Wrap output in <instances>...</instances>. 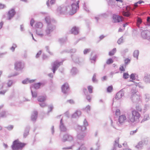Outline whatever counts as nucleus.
<instances>
[{"label":"nucleus","mask_w":150,"mask_h":150,"mask_svg":"<svg viewBox=\"0 0 150 150\" xmlns=\"http://www.w3.org/2000/svg\"><path fill=\"white\" fill-rule=\"evenodd\" d=\"M79 1H78L76 4L72 3L71 5V9H70V11L71 12V14H74L76 12V11L79 8Z\"/></svg>","instance_id":"39448f33"},{"label":"nucleus","mask_w":150,"mask_h":150,"mask_svg":"<svg viewBox=\"0 0 150 150\" xmlns=\"http://www.w3.org/2000/svg\"><path fill=\"white\" fill-rule=\"evenodd\" d=\"M24 64L21 62H16L15 64V68L17 71L21 70L24 67Z\"/></svg>","instance_id":"9b49d317"},{"label":"nucleus","mask_w":150,"mask_h":150,"mask_svg":"<svg viewBox=\"0 0 150 150\" xmlns=\"http://www.w3.org/2000/svg\"><path fill=\"white\" fill-rule=\"evenodd\" d=\"M83 8L86 11V12H89V10L88 9V8L87 7L85 3H84L83 5Z\"/></svg>","instance_id":"680f3d73"},{"label":"nucleus","mask_w":150,"mask_h":150,"mask_svg":"<svg viewBox=\"0 0 150 150\" xmlns=\"http://www.w3.org/2000/svg\"><path fill=\"white\" fill-rule=\"evenodd\" d=\"M90 106L88 105L84 109L88 113V112L90 110Z\"/></svg>","instance_id":"5fc2aeb1"},{"label":"nucleus","mask_w":150,"mask_h":150,"mask_svg":"<svg viewBox=\"0 0 150 150\" xmlns=\"http://www.w3.org/2000/svg\"><path fill=\"white\" fill-rule=\"evenodd\" d=\"M131 92L132 94V95L137 94L136 93L137 92V90L135 88H133L131 90Z\"/></svg>","instance_id":"de8ad7c7"},{"label":"nucleus","mask_w":150,"mask_h":150,"mask_svg":"<svg viewBox=\"0 0 150 150\" xmlns=\"http://www.w3.org/2000/svg\"><path fill=\"white\" fill-rule=\"evenodd\" d=\"M149 119V115H145L143 119L142 120V122H143L145 121H146Z\"/></svg>","instance_id":"a19ab883"},{"label":"nucleus","mask_w":150,"mask_h":150,"mask_svg":"<svg viewBox=\"0 0 150 150\" xmlns=\"http://www.w3.org/2000/svg\"><path fill=\"white\" fill-rule=\"evenodd\" d=\"M116 52V48H113L111 51H110L109 53V55L110 56H112Z\"/></svg>","instance_id":"4c0bfd02"},{"label":"nucleus","mask_w":150,"mask_h":150,"mask_svg":"<svg viewBox=\"0 0 150 150\" xmlns=\"http://www.w3.org/2000/svg\"><path fill=\"white\" fill-rule=\"evenodd\" d=\"M38 112L36 111H34L32 113L31 119V120L33 121H35L37 117Z\"/></svg>","instance_id":"412c9836"},{"label":"nucleus","mask_w":150,"mask_h":150,"mask_svg":"<svg viewBox=\"0 0 150 150\" xmlns=\"http://www.w3.org/2000/svg\"><path fill=\"white\" fill-rule=\"evenodd\" d=\"M86 96V99L89 102H90L91 100V96L88 94L85 95Z\"/></svg>","instance_id":"864d4df0"},{"label":"nucleus","mask_w":150,"mask_h":150,"mask_svg":"<svg viewBox=\"0 0 150 150\" xmlns=\"http://www.w3.org/2000/svg\"><path fill=\"white\" fill-rule=\"evenodd\" d=\"M62 62H59L58 61H56L54 62L53 64L52 67V70L53 73H50L48 74L49 77L52 78L53 76V74L55 73L56 71L57 70L59 67L62 64Z\"/></svg>","instance_id":"20e7f679"},{"label":"nucleus","mask_w":150,"mask_h":150,"mask_svg":"<svg viewBox=\"0 0 150 150\" xmlns=\"http://www.w3.org/2000/svg\"><path fill=\"white\" fill-rule=\"evenodd\" d=\"M25 144L19 142L18 139L14 140L11 146L12 150L21 149L25 146Z\"/></svg>","instance_id":"7ed1b4c3"},{"label":"nucleus","mask_w":150,"mask_h":150,"mask_svg":"<svg viewBox=\"0 0 150 150\" xmlns=\"http://www.w3.org/2000/svg\"><path fill=\"white\" fill-rule=\"evenodd\" d=\"M73 137L71 135L67 134H64L62 139V141L65 142L67 141H71L73 140Z\"/></svg>","instance_id":"9d476101"},{"label":"nucleus","mask_w":150,"mask_h":150,"mask_svg":"<svg viewBox=\"0 0 150 150\" xmlns=\"http://www.w3.org/2000/svg\"><path fill=\"white\" fill-rule=\"evenodd\" d=\"M124 91L122 89L120 91L117 93L115 96V99L118 100L120 99L124 95Z\"/></svg>","instance_id":"4468645a"},{"label":"nucleus","mask_w":150,"mask_h":150,"mask_svg":"<svg viewBox=\"0 0 150 150\" xmlns=\"http://www.w3.org/2000/svg\"><path fill=\"white\" fill-rule=\"evenodd\" d=\"M30 129V127L29 126H27L25 127V132L23 134V137L26 138L29 134V131Z\"/></svg>","instance_id":"393cba45"},{"label":"nucleus","mask_w":150,"mask_h":150,"mask_svg":"<svg viewBox=\"0 0 150 150\" xmlns=\"http://www.w3.org/2000/svg\"><path fill=\"white\" fill-rule=\"evenodd\" d=\"M108 3L109 6H110L112 8H113L115 6H118V4H115V1L114 0H108Z\"/></svg>","instance_id":"5701e85b"},{"label":"nucleus","mask_w":150,"mask_h":150,"mask_svg":"<svg viewBox=\"0 0 150 150\" xmlns=\"http://www.w3.org/2000/svg\"><path fill=\"white\" fill-rule=\"evenodd\" d=\"M144 80L146 83H150V75L146 74L144 77Z\"/></svg>","instance_id":"bb28decb"},{"label":"nucleus","mask_w":150,"mask_h":150,"mask_svg":"<svg viewBox=\"0 0 150 150\" xmlns=\"http://www.w3.org/2000/svg\"><path fill=\"white\" fill-rule=\"evenodd\" d=\"M83 126H78V129L82 132L77 134V137L78 139L81 140H83V138L85 136V134L82 131L86 129V127L88 125V122L86 119L83 121Z\"/></svg>","instance_id":"f257e3e1"},{"label":"nucleus","mask_w":150,"mask_h":150,"mask_svg":"<svg viewBox=\"0 0 150 150\" xmlns=\"http://www.w3.org/2000/svg\"><path fill=\"white\" fill-rule=\"evenodd\" d=\"M131 99L133 103H138L141 100L140 96L138 94L132 95Z\"/></svg>","instance_id":"f8f14e48"},{"label":"nucleus","mask_w":150,"mask_h":150,"mask_svg":"<svg viewBox=\"0 0 150 150\" xmlns=\"http://www.w3.org/2000/svg\"><path fill=\"white\" fill-rule=\"evenodd\" d=\"M17 47L16 45L15 44H13V46L10 48V49L13 52L15 49V48Z\"/></svg>","instance_id":"6e6d98bb"},{"label":"nucleus","mask_w":150,"mask_h":150,"mask_svg":"<svg viewBox=\"0 0 150 150\" xmlns=\"http://www.w3.org/2000/svg\"><path fill=\"white\" fill-rule=\"evenodd\" d=\"M96 55H95L92 58H90V59L91 60H92L91 61V62L92 63H94L96 61Z\"/></svg>","instance_id":"09e8293b"},{"label":"nucleus","mask_w":150,"mask_h":150,"mask_svg":"<svg viewBox=\"0 0 150 150\" xmlns=\"http://www.w3.org/2000/svg\"><path fill=\"white\" fill-rule=\"evenodd\" d=\"M88 89L89 93H91L93 92V87L92 86H90L88 87Z\"/></svg>","instance_id":"8fccbe9b"},{"label":"nucleus","mask_w":150,"mask_h":150,"mask_svg":"<svg viewBox=\"0 0 150 150\" xmlns=\"http://www.w3.org/2000/svg\"><path fill=\"white\" fill-rule=\"evenodd\" d=\"M150 100V96L149 94H146L145 95V101L147 102Z\"/></svg>","instance_id":"a18cd8bd"},{"label":"nucleus","mask_w":150,"mask_h":150,"mask_svg":"<svg viewBox=\"0 0 150 150\" xmlns=\"http://www.w3.org/2000/svg\"><path fill=\"white\" fill-rule=\"evenodd\" d=\"M9 115L8 111L3 110L0 112V118H4L6 117Z\"/></svg>","instance_id":"aec40b11"},{"label":"nucleus","mask_w":150,"mask_h":150,"mask_svg":"<svg viewBox=\"0 0 150 150\" xmlns=\"http://www.w3.org/2000/svg\"><path fill=\"white\" fill-rule=\"evenodd\" d=\"M28 83V79L27 78V79H25L23 81L22 83L23 84H26Z\"/></svg>","instance_id":"69168bd1"},{"label":"nucleus","mask_w":150,"mask_h":150,"mask_svg":"<svg viewBox=\"0 0 150 150\" xmlns=\"http://www.w3.org/2000/svg\"><path fill=\"white\" fill-rule=\"evenodd\" d=\"M13 83V81L12 80H8L6 84L8 87H11Z\"/></svg>","instance_id":"e433bc0d"},{"label":"nucleus","mask_w":150,"mask_h":150,"mask_svg":"<svg viewBox=\"0 0 150 150\" xmlns=\"http://www.w3.org/2000/svg\"><path fill=\"white\" fill-rule=\"evenodd\" d=\"M135 74L132 73V74L130 76V79H132V80H135Z\"/></svg>","instance_id":"4d7b16f0"},{"label":"nucleus","mask_w":150,"mask_h":150,"mask_svg":"<svg viewBox=\"0 0 150 150\" xmlns=\"http://www.w3.org/2000/svg\"><path fill=\"white\" fill-rule=\"evenodd\" d=\"M71 58L75 63H79V58L78 56L75 55L73 57L72 55H71Z\"/></svg>","instance_id":"c85d7f7f"},{"label":"nucleus","mask_w":150,"mask_h":150,"mask_svg":"<svg viewBox=\"0 0 150 150\" xmlns=\"http://www.w3.org/2000/svg\"><path fill=\"white\" fill-rule=\"evenodd\" d=\"M123 42V37H121L119 40H118L117 41V43L119 45L121 44V43Z\"/></svg>","instance_id":"bf43d9fd"},{"label":"nucleus","mask_w":150,"mask_h":150,"mask_svg":"<svg viewBox=\"0 0 150 150\" xmlns=\"http://www.w3.org/2000/svg\"><path fill=\"white\" fill-rule=\"evenodd\" d=\"M98 16L100 17H103L105 18L108 16V15L106 13H104L98 15Z\"/></svg>","instance_id":"603ef678"},{"label":"nucleus","mask_w":150,"mask_h":150,"mask_svg":"<svg viewBox=\"0 0 150 150\" xmlns=\"http://www.w3.org/2000/svg\"><path fill=\"white\" fill-rule=\"evenodd\" d=\"M76 150H86V148L83 145H81L80 147Z\"/></svg>","instance_id":"052dcab7"},{"label":"nucleus","mask_w":150,"mask_h":150,"mask_svg":"<svg viewBox=\"0 0 150 150\" xmlns=\"http://www.w3.org/2000/svg\"><path fill=\"white\" fill-rule=\"evenodd\" d=\"M126 119V117L125 115H122L119 116L118 119V121L119 123L122 125L123 123Z\"/></svg>","instance_id":"dca6fc26"},{"label":"nucleus","mask_w":150,"mask_h":150,"mask_svg":"<svg viewBox=\"0 0 150 150\" xmlns=\"http://www.w3.org/2000/svg\"><path fill=\"white\" fill-rule=\"evenodd\" d=\"M41 50L39 51L36 54V55L35 56L36 58H38L41 55Z\"/></svg>","instance_id":"e2e57ef3"},{"label":"nucleus","mask_w":150,"mask_h":150,"mask_svg":"<svg viewBox=\"0 0 150 150\" xmlns=\"http://www.w3.org/2000/svg\"><path fill=\"white\" fill-rule=\"evenodd\" d=\"M48 109L49 110L47 112L48 113H49L50 112L52 111V110L53 109V107L52 105H49L48 106Z\"/></svg>","instance_id":"3c124183"},{"label":"nucleus","mask_w":150,"mask_h":150,"mask_svg":"<svg viewBox=\"0 0 150 150\" xmlns=\"http://www.w3.org/2000/svg\"><path fill=\"white\" fill-rule=\"evenodd\" d=\"M79 72L78 69L75 67H73L71 70V73L73 76L76 75Z\"/></svg>","instance_id":"b1692460"},{"label":"nucleus","mask_w":150,"mask_h":150,"mask_svg":"<svg viewBox=\"0 0 150 150\" xmlns=\"http://www.w3.org/2000/svg\"><path fill=\"white\" fill-rule=\"evenodd\" d=\"M129 75L127 73H124L123 74V77L124 79H126L128 78Z\"/></svg>","instance_id":"13d9d810"},{"label":"nucleus","mask_w":150,"mask_h":150,"mask_svg":"<svg viewBox=\"0 0 150 150\" xmlns=\"http://www.w3.org/2000/svg\"><path fill=\"white\" fill-rule=\"evenodd\" d=\"M142 37L144 39L149 40L150 39V31L146 30L142 31L141 33Z\"/></svg>","instance_id":"1a4fd4ad"},{"label":"nucleus","mask_w":150,"mask_h":150,"mask_svg":"<svg viewBox=\"0 0 150 150\" xmlns=\"http://www.w3.org/2000/svg\"><path fill=\"white\" fill-rule=\"evenodd\" d=\"M45 20L47 25L49 24H53V23L54 21L53 19H51L50 16L46 17L45 18Z\"/></svg>","instance_id":"6ab92c4d"},{"label":"nucleus","mask_w":150,"mask_h":150,"mask_svg":"<svg viewBox=\"0 0 150 150\" xmlns=\"http://www.w3.org/2000/svg\"><path fill=\"white\" fill-rule=\"evenodd\" d=\"M81 112L80 110H77L72 115V118H76L79 117V116L81 115Z\"/></svg>","instance_id":"4be33fe9"},{"label":"nucleus","mask_w":150,"mask_h":150,"mask_svg":"<svg viewBox=\"0 0 150 150\" xmlns=\"http://www.w3.org/2000/svg\"><path fill=\"white\" fill-rule=\"evenodd\" d=\"M125 62V64L124 66L125 68L126 67V66L128 65V64L130 62V60L129 58H127L125 59L124 60Z\"/></svg>","instance_id":"ea45409f"},{"label":"nucleus","mask_w":150,"mask_h":150,"mask_svg":"<svg viewBox=\"0 0 150 150\" xmlns=\"http://www.w3.org/2000/svg\"><path fill=\"white\" fill-rule=\"evenodd\" d=\"M45 100V98L44 96H40L38 97V100L40 102H43Z\"/></svg>","instance_id":"72a5a7b5"},{"label":"nucleus","mask_w":150,"mask_h":150,"mask_svg":"<svg viewBox=\"0 0 150 150\" xmlns=\"http://www.w3.org/2000/svg\"><path fill=\"white\" fill-rule=\"evenodd\" d=\"M112 22L114 23H119L122 21L121 17L119 15L113 14L112 16Z\"/></svg>","instance_id":"ddd939ff"},{"label":"nucleus","mask_w":150,"mask_h":150,"mask_svg":"<svg viewBox=\"0 0 150 150\" xmlns=\"http://www.w3.org/2000/svg\"><path fill=\"white\" fill-rule=\"evenodd\" d=\"M90 49H86L84 50L83 51V54H86L88 53L90 51Z\"/></svg>","instance_id":"338daca9"},{"label":"nucleus","mask_w":150,"mask_h":150,"mask_svg":"<svg viewBox=\"0 0 150 150\" xmlns=\"http://www.w3.org/2000/svg\"><path fill=\"white\" fill-rule=\"evenodd\" d=\"M143 147V144L142 142H139L137 145L136 146V147L139 149H141Z\"/></svg>","instance_id":"f704fd0d"},{"label":"nucleus","mask_w":150,"mask_h":150,"mask_svg":"<svg viewBox=\"0 0 150 150\" xmlns=\"http://www.w3.org/2000/svg\"><path fill=\"white\" fill-rule=\"evenodd\" d=\"M31 93L33 98H35L37 96V93L36 91H33L32 90H31Z\"/></svg>","instance_id":"79ce46f5"},{"label":"nucleus","mask_w":150,"mask_h":150,"mask_svg":"<svg viewBox=\"0 0 150 150\" xmlns=\"http://www.w3.org/2000/svg\"><path fill=\"white\" fill-rule=\"evenodd\" d=\"M139 52L138 50H135L133 53V56L134 57L136 58L137 59L139 55Z\"/></svg>","instance_id":"473e14b6"},{"label":"nucleus","mask_w":150,"mask_h":150,"mask_svg":"<svg viewBox=\"0 0 150 150\" xmlns=\"http://www.w3.org/2000/svg\"><path fill=\"white\" fill-rule=\"evenodd\" d=\"M62 91L63 93L65 94H68L69 93V86L67 83H64L62 86Z\"/></svg>","instance_id":"6e6552de"},{"label":"nucleus","mask_w":150,"mask_h":150,"mask_svg":"<svg viewBox=\"0 0 150 150\" xmlns=\"http://www.w3.org/2000/svg\"><path fill=\"white\" fill-rule=\"evenodd\" d=\"M119 138H118L116 139L115 140V143H114V144L113 145V149L114 147V145H115V141H116L117 140H118V142L117 143V144L115 146V150H116V147H117V145L118 146V147H119V148H121V147H122V145H120V144H119Z\"/></svg>","instance_id":"58836bf2"},{"label":"nucleus","mask_w":150,"mask_h":150,"mask_svg":"<svg viewBox=\"0 0 150 150\" xmlns=\"http://www.w3.org/2000/svg\"><path fill=\"white\" fill-rule=\"evenodd\" d=\"M59 129L62 132H65L67 130L66 127L64 125L62 122V118L60 120L59 125Z\"/></svg>","instance_id":"2eb2a0df"},{"label":"nucleus","mask_w":150,"mask_h":150,"mask_svg":"<svg viewBox=\"0 0 150 150\" xmlns=\"http://www.w3.org/2000/svg\"><path fill=\"white\" fill-rule=\"evenodd\" d=\"M55 28V26L54 24H49L47 25L45 30L46 35L50 36V34Z\"/></svg>","instance_id":"0eeeda50"},{"label":"nucleus","mask_w":150,"mask_h":150,"mask_svg":"<svg viewBox=\"0 0 150 150\" xmlns=\"http://www.w3.org/2000/svg\"><path fill=\"white\" fill-rule=\"evenodd\" d=\"M36 33L37 35L41 37H42L44 35L42 33V32L41 30H36Z\"/></svg>","instance_id":"2f4dec72"},{"label":"nucleus","mask_w":150,"mask_h":150,"mask_svg":"<svg viewBox=\"0 0 150 150\" xmlns=\"http://www.w3.org/2000/svg\"><path fill=\"white\" fill-rule=\"evenodd\" d=\"M71 31L72 34L74 35H76L79 33V31L77 28L76 27H73L71 30Z\"/></svg>","instance_id":"cd10ccee"},{"label":"nucleus","mask_w":150,"mask_h":150,"mask_svg":"<svg viewBox=\"0 0 150 150\" xmlns=\"http://www.w3.org/2000/svg\"><path fill=\"white\" fill-rule=\"evenodd\" d=\"M113 61L112 58H110L108 59L106 62V64H110L113 63Z\"/></svg>","instance_id":"37998d69"},{"label":"nucleus","mask_w":150,"mask_h":150,"mask_svg":"<svg viewBox=\"0 0 150 150\" xmlns=\"http://www.w3.org/2000/svg\"><path fill=\"white\" fill-rule=\"evenodd\" d=\"M42 83L41 82H38L37 83H34L33 85V87L35 89H39Z\"/></svg>","instance_id":"c756f323"},{"label":"nucleus","mask_w":150,"mask_h":150,"mask_svg":"<svg viewBox=\"0 0 150 150\" xmlns=\"http://www.w3.org/2000/svg\"><path fill=\"white\" fill-rule=\"evenodd\" d=\"M69 6H59L57 9V13L59 14H64L67 12L68 8Z\"/></svg>","instance_id":"423d86ee"},{"label":"nucleus","mask_w":150,"mask_h":150,"mask_svg":"<svg viewBox=\"0 0 150 150\" xmlns=\"http://www.w3.org/2000/svg\"><path fill=\"white\" fill-rule=\"evenodd\" d=\"M35 26L37 28H41L43 27V24L42 23L38 22L35 24Z\"/></svg>","instance_id":"c9c22d12"},{"label":"nucleus","mask_w":150,"mask_h":150,"mask_svg":"<svg viewBox=\"0 0 150 150\" xmlns=\"http://www.w3.org/2000/svg\"><path fill=\"white\" fill-rule=\"evenodd\" d=\"M16 13V12L13 8L11 9L9 11L8 13V19L10 20L13 17Z\"/></svg>","instance_id":"f3484780"},{"label":"nucleus","mask_w":150,"mask_h":150,"mask_svg":"<svg viewBox=\"0 0 150 150\" xmlns=\"http://www.w3.org/2000/svg\"><path fill=\"white\" fill-rule=\"evenodd\" d=\"M128 119L132 122L137 121L140 117V114L135 110H133L131 113H128Z\"/></svg>","instance_id":"f03ea898"},{"label":"nucleus","mask_w":150,"mask_h":150,"mask_svg":"<svg viewBox=\"0 0 150 150\" xmlns=\"http://www.w3.org/2000/svg\"><path fill=\"white\" fill-rule=\"evenodd\" d=\"M67 37H64L60 38L58 40V42L61 45L65 43L67 41Z\"/></svg>","instance_id":"a878e982"},{"label":"nucleus","mask_w":150,"mask_h":150,"mask_svg":"<svg viewBox=\"0 0 150 150\" xmlns=\"http://www.w3.org/2000/svg\"><path fill=\"white\" fill-rule=\"evenodd\" d=\"M123 14L125 16L129 17L131 15V13L129 11H127L123 12Z\"/></svg>","instance_id":"c03bdc74"},{"label":"nucleus","mask_w":150,"mask_h":150,"mask_svg":"<svg viewBox=\"0 0 150 150\" xmlns=\"http://www.w3.org/2000/svg\"><path fill=\"white\" fill-rule=\"evenodd\" d=\"M39 104L42 107H44L46 106V104L44 101L40 103Z\"/></svg>","instance_id":"0e129e2a"},{"label":"nucleus","mask_w":150,"mask_h":150,"mask_svg":"<svg viewBox=\"0 0 150 150\" xmlns=\"http://www.w3.org/2000/svg\"><path fill=\"white\" fill-rule=\"evenodd\" d=\"M128 50L127 48L121 51V53L122 54H125V53H126V52H128Z\"/></svg>","instance_id":"774afa93"},{"label":"nucleus","mask_w":150,"mask_h":150,"mask_svg":"<svg viewBox=\"0 0 150 150\" xmlns=\"http://www.w3.org/2000/svg\"><path fill=\"white\" fill-rule=\"evenodd\" d=\"M144 25L143 23H142V20L139 18H138L137 20V25L139 28H144L142 26Z\"/></svg>","instance_id":"a211bd4d"},{"label":"nucleus","mask_w":150,"mask_h":150,"mask_svg":"<svg viewBox=\"0 0 150 150\" xmlns=\"http://www.w3.org/2000/svg\"><path fill=\"white\" fill-rule=\"evenodd\" d=\"M113 89V87L111 85L108 86L107 88V91L108 92L110 93L111 92Z\"/></svg>","instance_id":"49530a36"},{"label":"nucleus","mask_w":150,"mask_h":150,"mask_svg":"<svg viewBox=\"0 0 150 150\" xmlns=\"http://www.w3.org/2000/svg\"><path fill=\"white\" fill-rule=\"evenodd\" d=\"M143 24L145 26H150V17L148 16L147 17L146 23H143Z\"/></svg>","instance_id":"7c9ffc66"}]
</instances>
